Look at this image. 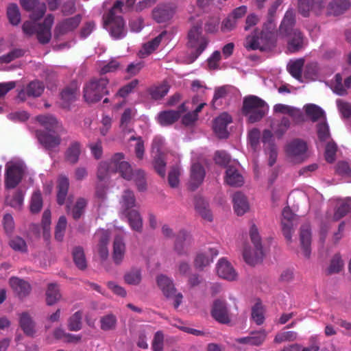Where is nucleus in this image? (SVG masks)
<instances>
[{"instance_id":"7","label":"nucleus","mask_w":351,"mask_h":351,"mask_svg":"<svg viewBox=\"0 0 351 351\" xmlns=\"http://www.w3.org/2000/svg\"><path fill=\"white\" fill-rule=\"evenodd\" d=\"M157 284L167 298L174 299L173 306L177 308L182 303L183 296L180 293H176V289L173 281L165 275H160L157 277Z\"/></svg>"},{"instance_id":"46","label":"nucleus","mask_w":351,"mask_h":351,"mask_svg":"<svg viewBox=\"0 0 351 351\" xmlns=\"http://www.w3.org/2000/svg\"><path fill=\"white\" fill-rule=\"evenodd\" d=\"M166 160L165 154L158 152L153 160V167L157 173L162 178H165L166 175Z\"/></svg>"},{"instance_id":"33","label":"nucleus","mask_w":351,"mask_h":351,"mask_svg":"<svg viewBox=\"0 0 351 351\" xmlns=\"http://www.w3.org/2000/svg\"><path fill=\"white\" fill-rule=\"evenodd\" d=\"M233 208L237 215H243L249 210L246 197L241 192L235 193L232 196Z\"/></svg>"},{"instance_id":"8","label":"nucleus","mask_w":351,"mask_h":351,"mask_svg":"<svg viewBox=\"0 0 351 351\" xmlns=\"http://www.w3.org/2000/svg\"><path fill=\"white\" fill-rule=\"evenodd\" d=\"M81 21L82 16L77 14L58 23L53 30L54 39L58 41L64 35L74 31L79 26Z\"/></svg>"},{"instance_id":"3","label":"nucleus","mask_w":351,"mask_h":351,"mask_svg":"<svg viewBox=\"0 0 351 351\" xmlns=\"http://www.w3.org/2000/svg\"><path fill=\"white\" fill-rule=\"evenodd\" d=\"M123 6L122 1H117L104 18L105 25H108L110 35L116 39L122 38L126 34L124 20L122 16L117 15V13L122 12Z\"/></svg>"},{"instance_id":"39","label":"nucleus","mask_w":351,"mask_h":351,"mask_svg":"<svg viewBox=\"0 0 351 351\" xmlns=\"http://www.w3.org/2000/svg\"><path fill=\"white\" fill-rule=\"evenodd\" d=\"M194 201L195 208L198 214L204 219L211 221L213 220V215L208 208V203L200 196H195Z\"/></svg>"},{"instance_id":"21","label":"nucleus","mask_w":351,"mask_h":351,"mask_svg":"<svg viewBox=\"0 0 351 351\" xmlns=\"http://www.w3.org/2000/svg\"><path fill=\"white\" fill-rule=\"evenodd\" d=\"M175 13L174 8L169 4H160L152 11L153 19L158 23L169 21Z\"/></svg>"},{"instance_id":"24","label":"nucleus","mask_w":351,"mask_h":351,"mask_svg":"<svg viewBox=\"0 0 351 351\" xmlns=\"http://www.w3.org/2000/svg\"><path fill=\"white\" fill-rule=\"evenodd\" d=\"M285 150L289 156L301 158L307 151V144L302 139L295 138L287 145Z\"/></svg>"},{"instance_id":"9","label":"nucleus","mask_w":351,"mask_h":351,"mask_svg":"<svg viewBox=\"0 0 351 351\" xmlns=\"http://www.w3.org/2000/svg\"><path fill=\"white\" fill-rule=\"evenodd\" d=\"M60 133L47 132L45 130H37L36 136L39 143L46 149L50 151L59 147L62 139Z\"/></svg>"},{"instance_id":"52","label":"nucleus","mask_w":351,"mask_h":351,"mask_svg":"<svg viewBox=\"0 0 351 351\" xmlns=\"http://www.w3.org/2000/svg\"><path fill=\"white\" fill-rule=\"evenodd\" d=\"M169 90V86L162 83L158 86H152L149 89V93L153 99L158 100L164 97Z\"/></svg>"},{"instance_id":"6","label":"nucleus","mask_w":351,"mask_h":351,"mask_svg":"<svg viewBox=\"0 0 351 351\" xmlns=\"http://www.w3.org/2000/svg\"><path fill=\"white\" fill-rule=\"evenodd\" d=\"M327 0H297V8L300 14L307 18L311 14L321 16L326 6Z\"/></svg>"},{"instance_id":"60","label":"nucleus","mask_w":351,"mask_h":351,"mask_svg":"<svg viewBox=\"0 0 351 351\" xmlns=\"http://www.w3.org/2000/svg\"><path fill=\"white\" fill-rule=\"evenodd\" d=\"M180 169L178 166H173L168 174V183L171 188H177L180 184Z\"/></svg>"},{"instance_id":"13","label":"nucleus","mask_w":351,"mask_h":351,"mask_svg":"<svg viewBox=\"0 0 351 351\" xmlns=\"http://www.w3.org/2000/svg\"><path fill=\"white\" fill-rule=\"evenodd\" d=\"M232 122V117L227 112H223L213 121V130L220 138H226L228 136L227 126Z\"/></svg>"},{"instance_id":"27","label":"nucleus","mask_w":351,"mask_h":351,"mask_svg":"<svg viewBox=\"0 0 351 351\" xmlns=\"http://www.w3.org/2000/svg\"><path fill=\"white\" fill-rule=\"evenodd\" d=\"M267 337V332L265 330L253 331L247 337L239 338L236 341L241 344H248L254 346H259L263 343Z\"/></svg>"},{"instance_id":"32","label":"nucleus","mask_w":351,"mask_h":351,"mask_svg":"<svg viewBox=\"0 0 351 351\" xmlns=\"http://www.w3.org/2000/svg\"><path fill=\"white\" fill-rule=\"evenodd\" d=\"M125 253V244L120 236L115 237L113 241L112 259L116 265H120Z\"/></svg>"},{"instance_id":"31","label":"nucleus","mask_w":351,"mask_h":351,"mask_svg":"<svg viewBox=\"0 0 351 351\" xmlns=\"http://www.w3.org/2000/svg\"><path fill=\"white\" fill-rule=\"evenodd\" d=\"M225 182L231 186L239 187L243 184L244 180L238 169L233 166H228L226 171Z\"/></svg>"},{"instance_id":"17","label":"nucleus","mask_w":351,"mask_h":351,"mask_svg":"<svg viewBox=\"0 0 351 351\" xmlns=\"http://www.w3.org/2000/svg\"><path fill=\"white\" fill-rule=\"evenodd\" d=\"M205 177V170L203 166L197 162L192 165L191 168V176L189 183V189L194 191L203 182Z\"/></svg>"},{"instance_id":"54","label":"nucleus","mask_w":351,"mask_h":351,"mask_svg":"<svg viewBox=\"0 0 351 351\" xmlns=\"http://www.w3.org/2000/svg\"><path fill=\"white\" fill-rule=\"evenodd\" d=\"M88 201L84 197H79L71 210L72 217L78 220L84 214Z\"/></svg>"},{"instance_id":"56","label":"nucleus","mask_w":351,"mask_h":351,"mask_svg":"<svg viewBox=\"0 0 351 351\" xmlns=\"http://www.w3.org/2000/svg\"><path fill=\"white\" fill-rule=\"evenodd\" d=\"M252 319L258 326L264 323V309L262 304L259 302H256L252 308Z\"/></svg>"},{"instance_id":"59","label":"nucleus","mask_w":351,"mask_h":351,"mask_svg":"<svg viewBox=\"0 0 351 351\" xmlns=\"http://www.w3.org/2000/svg\"><path fill=\"white\" fill-rule=\"evenodd\" d=\"M211 262L212 260H210L208 254L205 252H201L197 254L194 259V266L199 270H203Z\"/></svg>"},{"instance_id":"36","label":"nucleus","mask_w":351,"mask_h":351,"mask_svg":"<svg viewBox=\"0 0 351 351\" xmlns=\"http://www.w3.org/2000/svg\"><path fill=\"white\" fill-rule=\"evenodd\" d=\"M44 90V85L39 81H32L27 86L25 90H21L19 93V97L21 100L25 99V95L29 97H39Z\"/></svg>"},{"instance_id":"48","label":"nucleus","mask_w":351,"mask_h":351,"mask_svg":"<svg viewBox=\"0 0 351 351\" xmlns=\"http://www.w3.org/2000/svg\"><path fill=\"white\" fill-rule=\"evenodd\" d=\"M7 17L12 25H18L21 22V13L16 3H10L7 8Z\"/></svg>"},{"instance_id":"58","label":"nucleus","mask_w":351,"mask_h":351,"mask_svg":"<svg viewBox=\"0 0 351 351\" xmlns=\"http://www.w3.org/2000/svg\"><path fill=\"white\" fill-rule=\"evenodd\" d=\"M82 313L77 311L68 319V328L71 331H78L82 328Z\"/></svg>"},{"instance_id":"29","label":"nucleus","mask_w":351,"mask_h":351,"mask_svg":"<svg viewBox=\"0 0 351 351\" xmlns=\"http://www.w3.org/2000/svg\"><path fill=\"white\" fill-rule=\"evenodd\" d=\"M82 145L79 141H72L64 153L65 160L71 165L76 164L82 152Z\"/></svg>"},{"instance_id":"43","label":"nucleus","mask_w":351,"mask_h":351,"mask_svg":"<svg viewBox=\"0 0 351 351\" xmlns=\"http://www.w3.org/2000/svg\"><path fill=\"white\" fill-rule=\"evenodd\" d=\"M166 34V32H161L158 36L152 39L151 41L145 43L143 46V49L140 51L142 56L145 57L151 54L160 45L162 37Z\"/></svg>"},{"instance_id":"37","label":"nucleus","mask_w":351,"mask_h":351,"mask_svg":"<svg viewBox=\"0 0 351 351\" xmlns=\"http://www.w3.org/2000/svg\"><path fill=\"white\" fill-rule=\"evenodd\" d=\"M69 188V180L66 176H60L57 184V202L62 206L65 203Z\"/></svg>"},{"instance_id":"62","label":"nucleus","mask_w":351,"mask_h":351,"mask_svg":"<svg viewBox=\"0 0 351 351\" xmlns=\"http://www.w3.org/2000/svg\"><path fill=\"white\" fill-rule=\"evenodd\" d=\"M43 207V198L40 191L34 192L30 203V210L32 213H38Z\"/></svg>"},{"instance_id":"45","label":"nucleus","mask_w":351,"mask_h":351,"mask_svg":"<svg viewBox=\"0 0 351 351\" xmlns=\"http://www.w3.org/2000/svg\"><path fill=\"white\" fill-rule=\"evenodd\" d=\"M304 109L306 114L311 119L313 122L317 121L319 119L324 116V110L318 106L309 104L304 106Z\"/></svg>"},{"instance_id":"15","label":"nucleus","mask_w":351,"mask_h":351,"mask_svg":"<svg viewBox=\"0 0 351 351\" xmlns=\"http://www.w3.org/2000/svg\"><path fill=\"white\" fill-rule=\"evenodd\" d=\"M36 121L45 128L47 132L66 133V130L62 127L56 118L50 114L38 115L36 117Z\"/></svg>"},{"instance_id":"47","label":"nucleus","mask_w":351,"mask_h":351,"mask_svg":"<svg viewBox=\"0 0 351 351\" xmlns=\"http://www.w3.org/2000/svg\"><path fill=\"white\" fill-rule=\"evenodd\" d=\"M72 254L73 261L77 268L81 270L85 269L87 267V263L83 248L80 246L75 247Z\"/></svg>"},{"instance_id":"30","label":"nucleus","mask_w":351,"mask_h":351,"mask_svg":"<svg viewBox=\"0 0 351 351\" xmlns=\"http://www.w3.org/2000/svg\"><path fill=\"white\" fill-rule=\"evenodd\" d=\"M127 219L128 223L132 230L137 232L143 231V219L139 212L134 209L121 214Z\"/></svg>"},{"instance_id":"19","label":"nucleus","mask_w":351,"mask_h":351,"mask_svg":"<svg viewBox=\"0 0 351 351\" xmlns=\"http://www.w3.org/2000/svg\"><path fill=\"white\" fill-rule=\"evenodd\" d=\"M9 283L13 291L20 299L27 297L31 292L30 284L18 277L10 278Z\"/></svg>"},{"instance_id":"12","label":"nucleus","mask_w":351,"mask_h":351,"mask_svg":"<svg viewBox=\"0 0 351 351\" xmlns=\"http://www.w3.org/2000/svg\"><path fill=\"white\" fill-rule=\"evenodd\" d=\"M20 3L24 10L32 12L29 17L33 21L43 18L47 10L45 3L38 0H20Z\"/></svg>"},{"instance_id":"14","label":"nucleus","mask_w":351,"mask_h":351,"mask_svg":"<svg viewBox=\"0 0 351 351\" xmlns=\"http://www.w3.org/2000/svg\"><path fill=\"white\" fill-rule=\"evenodd\" d=\"M23 176V168L17 165L10 166L6 169L5 184L8 189L15 188L21 181Z\"/></svg>"},{"instance_id":"10","label":"nucleus","mask_w":351,"mask_h":351,"mask_svg":"<svg viewBox=\"0 0 351 351\" xmlns=\"http://www.w3.org/2000/svg\"><path fill=\"white\" fill-rule=\"evenodd\" d=\"M210 314L220 324H227L230 322L229 311L224 300L217 299L213 302Z\"/></svg>"},{"instance_id":"61","label":"nucleus","mask_w":351,"mask_h":351,"mask_svg":"<svg viewBox=\"0 0 351 351\" xmlns=\"http://www.w3.org/2000/svg\"><path fill=\"white\" fill-rule=\"evenodd\" d=\"M66 225V218L64 216H60L56 226L55 230V239L57 241H62L63 240Z\"/></svg>"},{"instance_id":"53","label":"nucleus","mask_w":351,"mask_h":351,"mask_svg":"<svg viewBox=\"0 0 351 351\" xmlns=\"http://www.w3.org/2000/svg\"><path fill=\"white\" fill-rule=\"evenodd\" d=\"M117 317L113 314H108L100 318V328L104 331L113 330L116 328Z\"/></svg>"},{"instance_id":"64","label":"nucleus","mask_w":351,"mask_h":351,"mask_svg":"<svg viewBox=\"0 0 351 351\" xmlns=\"http://www.w3.org/2000/svg\"><path fill=\"white\" fill-rule=\"evenodd\" d=\"M337 152V145L334 141H329L325 147L324 156L326 160L329 163H332L336 158Z\"/></svg>"},{"instance_id":"23","label":"nucleus","mask_w":351,"mask_h":351,"mask_svg":"<svg viewBox=\"0 0 351 351\" xmlns=\"http://www.w3.org/2000/svg\"><path fill=\"white\" fill-rule=\"evenodd\" d=\"M286 36H289L287 49L289 52L296 53L304 47V37L299 29H295L293 32Z\"/></svg>"},{"instance_id":"1","label":"nucleus","mask_w":351,"mask_h":351,"mask_svg":"<svg viewBox=\"0 0 351 351\" xmlns=\"http://www.w3.org/2000/svg\"><path fill=\"white\" fill-rule=\"evenodd\" d=\"M269 106L261 98L255 95L245 97L241 112L250 123L260 121L268 112Z\"/></svg>"},{"instance_id":"38","label":"nucleus","mask_w":351,"mask_h":351,"mask_svg":"<svg viewBox=\"0 0 351 351\" xmlns=\"http://www.w3.org/2000/svg\"><path fill=\"white\" fill-rule=\"evenodd\" d=\"M194 201L195 208L198 214L204 219L211 221L213 220V215L208 208V203L200 196H195Z\"/></svg>"},{"instance_id":"4","label":"nucleus","mask_w":351,"mask_h":351,"mask_svg":"<svg viewBox=\"0 0 351 351\" xmlns=\"http://www.w3.org/2000/svg\"><path fill=\"white\" fill-rule=\"evenodd\" d=\"M109 80L106 77H93L86 82L83 88L84 98L88 103H95L109 94L108 84Z\"/></svg>"},{"instance_id":"35","label":"nucleus","mask_w":351,"mask_h":351,"mask_svg":"<svg viewBox=\"0 0 351 351\" xmlns=\"http://www.w3.org/2000/svg\"><path fill=\"white\" fill-rule=\"evenodd\" d=\"M258 35L260 39L261 51H267L275 46L276 34L274 32L263 29L260 33L258 32Z\"/></svg>"},{"instance_id":"18","label":"nucleus","mask_w":351,"mask_h":351,"mask_svg":"<svg viewBox=\"0 0 351 351\" xmlns=\"http://www.w3.org/2000/svg\"><path fill=\"white\" fill-rule=\"evenodd\" d=\"M217 275L223 279L232 281L237 279V273L232 264L226 258H221L217 264Z\"/></svg>"},{"instance_id":"51","label":"nucleus","mask_w":351,"mask_h":351,"mask_svg":"<svg viewBox=\"0 0 351 351\" xmlns=\"http://www.w3.org/2000/svg\"><path fill=\"white\" fill-rule=\"evenodd\" d=\"M259 40L258 31L255 30L251 35H248L245 38L243 46L247 51L257 49L261 51V46Z\"/></svg>"},{"instance_id":"5","label":"nucleus","mask_w":351,"mask_h":351,"mask_svg":"<svg viewBox=\"0 0 351 351\" xmlns=\"http://www.w3.org/2000/svg\"><path fill=\"white\" fill-rule=\"evenodd\" d=\"M250 237L254 245V250L252 252L250 247L245 244L243 247V257L246 263L250 265H255L261 263L265 256L261 238L255 224H252L250 227Z\"/></svg>"},{"instance_id":"11","label":"nucleus","mask_w":351,"mask_h":351,"mask_svg":"<svg viewBox=\"0 0 351 351\" xmlns=\"http://www.w3.org/2000/svg\"><path fill=\"white\" fill-rule=\"evenodd\" d=\"M123 153H116L112 157V164L114 173L119 172L124 179L130 180L132 178L133 171L128 162L124 160Z\"/></svg>"},{"instance_id":"44","label":"nucleus","mask_w":351,"mask_h":351,"mask_svg":"<svg viewBox=\"0 0 351 351\" xmlns=\"http://www.w3.org/2000/svg\"><path fill=\"white\" fill-rule=\"evenodd\" d=\"M350 212H351V198L348 197L339 202L333 218L335 221H338Z\"/></svg>"},{"instance_id":"50","label":"nucleus","mask_w":351,"mask_h":351,"mask_svg":"<svg viewBox=\"0 0 351 351\" xmlns=\"http://www.w3.org/2000/svg\"><path fill=\"white\" fill-rule=\"evenodd\" d=\"M190 238L189 234L184 230H180L176 239L175 250L178 254L182 255L186 253L185 242Z\"/></svg>"},{"instance_id":"2","label":"nucleus","mask_w":351,"mask_h":351,"mask_svg":"<svg viewBox=\"0 0 351 351\" xmlns=\"http://www.w3.org/2000/svg\"><path fill=\"white\" fill-rule=\"evenodd\" d=\"M187 38L188 47L194 50L189 56V63H192L206 49L209 43V39L202 34L201 23H196L191 27L188 32Z\"/></svg>"},{"instance_id":"34","label":"nucleus","mask_w":351,"mask_h":351,"mask_svg":"<svg viewBox=\"0 0 351 351\" xmlns=\"http://www.w3.org/2000/svg\"><path fill=\"white\" fill-rule=\"evenodd\" d=\"M121 214L134 210L136 206V198L133 191L126 189L123 191L121 200Z\"/></svg>"},{"instance_id":"49","label":"nucleus","mask_w":351,"mask_h":351,"mask_svg":"<svg viewBox=\"0 0 351 351\" xmlns=\"http://www.w3.org/2000/svg\"><path fill=\"white\" fill-rule=\"evenodd\" d=\"M111 173H114L112 158L110 161H102L99 163L97 173L99 180H105Z\"/></svg>"},{"instance_id":"20","label":"nucleus","mask_w":351,"mask_h":351,"mask_svg":"<svg viewBox=\"0 0 351 351\" xmlns=\"http://www.w3.org/2000/svg\"><path fill=\"white\" fill-rule=\"evenodd\" d=\"M19 324L26 336L32 337L35 335L36 324L28 312L25 311L19 315Z\"/></svg>"},{"instance_id":"57","label":"nucleus","mask_w":351,"mask_h":351,"mask_svg":"<svg viewBox=\"0 0 351 351\" xmlns=\"http://www.w3.org/2000/svg\"><path fill=\"white\" fill-rule=\"evenodd\" d=\"M291 125L289 119L283 117L276 127H273L274 132L278 138H281Z\"/></svg>"},{"instance_id":"55","label":"nucleus","mask_w":351,"mask_h":351,"mask_svg":"<svg viewBox=\"0 0 351 351\" xmlns=\"http://www.w3.org/2000/svg\"><path fill=\"white\" fill-rule=\"evenodd\" d=\"M124 280L128 285H137L141 281V271L139 269L133 268L124 275Z\"/></svg>"},{"instance_id":"40","label":"nucleus","mask_w":351,"mask_h":351,"mask_svg":"<svg viewBox=\"0 0 351 351\" xmlns=\"http://www.w3.org/2000/svg\"><path fill=\"white\" fill-rule=\"evenodd\" d=\"M180 117V112L175 110H165L159 113L158 120L162 126L173 124Z\"/></svg>"},{"instance_id":"26","label":"nucleus","mask_w":351,"mask_h":351,"mask_svg":"<svg viewBox=\"0 0 351 351\" xmlns=\"http://www.w3.org/2000/svg\"><path fill=\"white\" fill-rule=\"evenodd\" d=\"M350 7L349 0H332L330 1L326 8L327 16H339L343 14Z\"/></svg>"},{"instance_id":"16","label":"nucleus","mask_w":351,"mask_h":351,"mask_svg":"<svg viewBox=\"0 0 351 351\" xmlns=\"http://www.w3.org/2000/svg\"><path fill=\"white\" fill-rule=\"evenodd\" d=\"M282 230L284 237L289 243L292 241V234L294 232L293 219L294 214L289 207H285L282 210Z\"/></svg>"},{"instance_id":"63","label":"nucleus","mask_w":351,"mask_h":351,"mask_svg":"<svg viewBox=\"0 0 351 351\" xmlns=\"http://www.w3.org/2000/svg\"><path fill=\"white\" fill-rule=\"evenodd\" d=\"M343 262L341 256L339 254H335L330 261V265L327 269V274L330 275L339 273L343 269Z\"/></svg>"},{"instance_id":"41","label":"nucleus","mask_w":351,"mask_h":351,"mask_svg":"<svg viewBox=\"0 0 351 351\" xmlns=\"http://www.w3.org/2000/svg\"><path fill=\"white\" fill-rule=\"evenodd\" d=\"M304 66V59L299 58L289 62L287 64V71L293 77L300 82H302Z\"/></svg>"},{"instance_id":"25","label":"nucleus","mask_w":351,"mask_h":351,"mask_svg":"<svg viewBox=\"0 0 351 351\" xmlns=\"http://www.w3.org/2000/svg\"><path fill=\"white\" fill-rule=\"evenodd\" d=\"M300 241L304 256L306 258H309L311 252V232L308 224H304L301 226Z\"/></svg>"},{"instance_id":"28","label":"nucleus","mask_w":351,"mask_h":351,"mask_svg":"<svg viewBox=\"0 0 351 351\" xmlns=\"http://www.w3.org/2000/svg\"><path fill=\"white\" fill-rule=\"evenodd\" d=\"M295 24V14L293 9H289L285 14L283 19L280 25V33L283 35H288L293 32Z\"/></svg>"},{"instance_id":"22","label":"nucleus","mask_w":351,"mask_h":351,"mask_svg":"<svg viewBox=\"0 0 351 351\" xmlns=\"http://www.w3.org/2000/svg\"><path fill=\"white\" fill-rule=\"evenodd\" d=\"M95 237L98 239L97 253L101 261H106L109 256L108 244L110 240V233L107 230H100L96 232Z\"/></svg>"},{"instance_id":"42","label":"nucleus","mask_w":351,"mask_h":351,"mask_svg":"<svg viewBox=\"0 0 351 351\" xmlns=\"http://www.w3.org/2000/svg\"><path fill=\"white\" fill-rule=\"evenodd\" d=\"M46 302L49 306L56 304L61 298L58 286L56 283H50L48 285L46 291Z\"/></svg>"}]
</instances>
